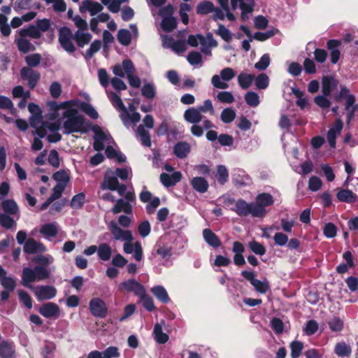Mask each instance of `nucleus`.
<instances>
[{"label": "nucleus", "instance_id": "26", "mask_svg": "<svg viewBox=\"0 0 358 358\" xmlns=\"http://www.w3.org/2000/svg\"><path fill=\"white\" fill-rule=\"evenodd\" d=\"M112 212L113 214H118L121 212H124L126 214H131L132 206L129 202L124 201L122 199H119L112 208Z\"/></svg>", "mask_w": 358, "mask_h": 358}, {"label": "nucleus", "instance_id": "56", "mask_svg": "<svg viewBox=\"0 0 358 358\" xmlns=\"http://www.w3.org/2000/svg\"><path fill=\"white\" fill-rule=\"evenodd\" d=\"M217 99L224 103H231L234 101V97L231 92L228 91L220 92L217 95Z\"/></svg>", "mask_w": 358, "mask_h": 358}, {"label": "nucleus", "instance_id": "45", "mask_svg": "<svg viewBox=\"0 0 358 358\" xmlns=\"http://www.w3.org/2000/svg\"><path fill=\"white\" fill-rule=\"evenodd\" d=\"M199 43H201V46H204L206 44V38L201 34L196 35H189L187 38V43L192 47H197Z\"/></svg>", "mask_w": 358, "mask_h": 358}, {"label": "nucleus", "instance_id": "8", "mask_svg": "<svg viewBox=\"0 0 358 358\" xmlns=\"http://www.w3.org/2000/svg\"><path fill=\"white\" fill-rule=\"evenodd\" d=\"M20 76L22 80L28 81V87L30 90H33L39 81L41 74L29 67H22L20 70Z\"/></svg>", "mask_w": 358, "mask_h": 358}, {"label": "nucleus", "instance_id": "34", "mask_svg": "<svg viewBox=\"0 0 358 358\" xmlns=\"http://www.w3.org/2000/svg\"><path fill=\"white\" fill-rule=\"evenodd\" d=\"M334 352L338 357H349L352 353V348L345 342H340L336 345Z\"/></svg>", "mask_w": 358, "mask_h": 358}, {"label": "nucleus", "instance_id": "18", "mask_svg": "<svg viewBox=\"0 0 358 358\" xmlns=\"http://www.w3.org/2000/svg\"><path fill=\"white\" fill-rule=\"evenodd\" d=\"M338 84V81L333 76H324L322 82V90L324 96H329L331 92Z\"/></svg>", "mask_w": 358, "mask_h": 358}, {"label": "nucleus", "instance_id": "38", "mask_svg": "<svg viewBox=\"0 0 358 358\" xmlns=\"http://www.w3.org/2000/svg\"><path fill=\"white\" fill-rule=\"evenodd\" d=\"M214 10V4L209 1H202L199 3L196 6V13L199 15H207L213 12Z\"/></svg>", "mask_w": 358, "mask_h": 358}, {"label": "nucleus", "instance_id": "43", "mask_svg": "<svg viewBox=\"0 0 358 358\" xmlns=\"http://www.w3.org/2000/svg\"><path fill=\"white\" fill-rule=\"evenodd\" d=\"M240 8L241 10V20L245 22L249 19V15L253 11V3L241 2Z\"/></svg>", "mask_w": 358, "mask_h": 358}, {"label": "nucleus", "instance_id": "31", "mask_svg": "<svg viewBox=\"0 0 358 358\" xmlns=\"http://www.w3.org/2000/svg\"><path fill=\"white\" fill-rule=\"evenodd\" d=\"M97 255L99 258L102 261H108L112 255V249L107 243H101L98 246Z\"/></svg>", "mask_w": 358, "mask_h": 358}, {"label": "nucleus", "instance_id": "52", "mask_svg": "<svg viewBox=\"0 0 358 358\" xmlns=\"http://www.w3.org/2000/svg\"><path fill=\"white\" fill-rule=\"evenodd\" d=\"M10 215L0 213V224L6 229H11L15 224V220Z\"/></svg>", "mask_w": 358, "mask_h": 358}, {"label": "nucleus", "instance_id": "5", "mask_svg": "<svg viewBox=\"0 0 358 358\" xmlns=\"http://www.w3.org/2000/svg\"><path fill=\"white\" fill-rule=\"evenodd\" d=\"M50 277V271L45 266H36L34 269L24 267L22 273V284L23 286L32 288L31 282L36 280H44Z\"/></svg>", "mask_w": 358, "mask_h": 358}, {"label": "nucleus", "instance_id": "42", "mask_svg": "<svg viewBox=\"0 0 358 358\" xmlns=\"http://www.w3.org/2000/svg\"><path fill=\"white\" fill-rule=\"evenodd\" d=\"M40 232L46 236L55 237L57 236L58 230L55 224L48 223L41 227Z\"/></svg>", "mask_w": 358, "mask_h": 358}, {"label": "nucleus", "instance_id": "2", "mask_svg": "<svg viewBox=\"0 0 358 358\" xmlns=\"http://www.w3.org/2000/svg\"><path fill=\"white\" fill-rule=\"evenodd\" d=\"M256 203H247L245 200L238 199L232 210L241 217L251 215L255 217H262L266 214L265 207L268 206V193H262L257 196Z\"/></svg>", "mask_w": 358, "mask_h": 358}, {"label": "nucleus", "instance_id": "51", "mask_svg": "<svg viewBox=\"0 0 358 358\" xmlns=\"http://www.w3.org/2000/svg\"><path fill=\"white\" fill-rule=\"evenodd\" d=\"M250 250L257 255H263L266 252V248L260 243L253 240L248 243Z\"/></svg>", "mask_w": 358, "mask_h": 358}, {"label": "nucleus", "instance_id": "17", "mask_svg": "<svg viewBox=\"0 0 358 358\" xmlns=\"http://www.w3.org/2000/svg\"><path fill=\"white\" fill-rule=\"evenodd\" d=\"M15 348L13 342L2 341L0 343V357L1 358H14Z\"/></svg>", "mask_w": 358, "mask_h": 358}, {"label": "nucleus", "instance_id": "35", "mask_svg": "<svg viewBox=\"0 0 358 358\" xmlns=\"http://www.w3.org/2000/svg\"><path fill=\"white\" fill-rule=\"evenodd\" d=\"M292 94H293L296 98V105L301 108L304 109L308 105V101L306 97L304 96V92L296 87H292Z\"/></svg>", "mask_w": 358, "mask_h": 358}, {"label": "nucleus", "instance_id": "64", "mask_svg": "<svg viewBox=\"0 0 358 358\" xmlns=\"http://www.w3.org/2000/svg\"><path fill=\"white\" fill-rule=\"evenodd\" d=\"M317 330L318 323L314 320L308 321L304 328V331L308 336L313 335Z\"/></svg>", "mask_w": 358, "mask_h": 358}, {"label": "nucleus", "instance_id": "29", "mask_svg": "<svg viewBox=\"0 0 358 358\" xmlns=\"http://www.w3.org/2000/svg\"><path fill=\"white\" fill-rule=\"evenodd\" d=\"M108 171L104 176L103 181L101 184V188L102 189L115 191L117 189L118 179L115 176H109L108 175Z\"/></svg>", "mask_w": 358, "mask_h": 358}, {"label": "nucleus", "instance_id": "61", "mask_svg": "<svg viewBox=\"0 0 358 358\" xmlns=\"http://www.w3.org/2000/svg\"><path fill=\"white\" fill-rule=\"evenodd\" d=\"M2 287L8 291H13L16 287V282L10 276H6L0 281Z\"/></svg>", "mask_w": 358, "mask_h": 358}, {"label": "nucleus", "instance_id": "44", "mask_svg": "<svg viewBox=\"0 0 358 358\" xmlns=\"http://www.w3.org/2000/svg\"><path fill=\"white\" fill-rule=\"evenodd\" d=\"M141 94L148 99H153L156 96V89L152 83H145L141 88Z\"/></svg>", "mask_w": 358, "mask_h": 358}, {"label": "nucleus", "instance_id": "39", "mask_svg": "<svg viewBox=\"0 0 358 358\" xmlns=\"http://www.w3.org/2000/svg\"><path fill=\"white\" fill-rule=\"evenodd\" d=\"M215 178L220 185L225 184L229 179V172L224 165H218Z\"/></svg>", "mask_w": 358, "mask_h": 358}, {"label": "nucleus", "instance_id": "13", "mask_svg": "<svg viewBox=\"0 0 358 358\" xmlns=\"http://www.w3.org/2000/svg\"><path fill=\"white\" fill-rule=\"evenodd\" d=\"M341 41L336 39H330L327 42V48L330 52L331 62L336 64L341 57Z\"/></svg>", "mask_w": 358, "mask_h": 358}, {"label": "nucleus", "instance_id": "41", "mask_svg": "<svg viewBox=\"0 0 358 358\" xmlns=\"http://www.w3.org/2000/svg\"><path fill=\"white\" fill-rule=\"evenodd\" d=\"M80 109L87 114L92 119L96 120L99 117L97 111L89 103L81 102L79 106Z\"/></svg>", "mask_w": 358, "mask_h": 358}, {"label": "nucleus", "instance_id": "27", "mask_svg": "<svg viewBox=\"0 0 358 358\" xmlns=\"http://www.w3.org/2000/svg\"><path fill=\"white\" fill-rule=\"evenodd\" d=\"M185 120L192 124H197L202 120V115L199 113V110L195 108H189L185 111L184 113Z\"/></svg>", "mask_w": 358, "mask_h": 358}, {"label": "nucleus", "instance_id": "57", "mask_svg": "<svg viewBox=\"0 0 358 358\" xmlns=\"http://www.w3.org/2000/svg\"><path fill=\"white\" fill-rule=\"evenodd\" d=\"M18 296L20 300L23 303V304L29 309H31L33 306V301L30 295L24 290H20L18 292Z\"/></svg>", "mask_w": 358, "mask_h": 358}, {"label": "nucleus", "instance_id": "10", "mask_svg": "<svg viewBox=\"0 0 358 358\" xmlns=\"http://www.w3.org/2000/svg\"><path fill=\"white\" fill-rule=\"evenodd\" d=\"M35 295L38 301L53 299L57 294V289L51 285H41L36 287Z\"/></svg>", "mask_w": 358, "mask_h": 358}, {"label": "nucleus", "instance_id": "15", "mask_svg": "<svg viewBox=\"0 0 358 358\" xmlns=\"http://www.w3.org/2000/svg\"><path fill=\"white\" fill-rule=\"evenodd\" d=\"M182 178V174L180 171H175L169 175L162 173L160 175V181L166 187H170L176 185Z\"/></svg>", "mask_w": 358, "mask_h": 358}, {"label": "nucleus", "instance_id": "46", "mask_svg": "<svg viewBox=\"0 0 358 358\" xmlns=\"http://www.w3.org/2000/svg\"><path fill=\"white\" fill-rule=\"evenodd\" d=\"M162 29L165 31H172L177 27V21L174 17H165L162 22Z\"/></svg>", "mask_w": 358, "mask_h": 358}, {"label": "nucleus", "instance_id": "22", "mask_svg": "<svg viewBox=\"0 0 358 358\" xmlns=\"http://www.w3.org/2000/svg\"><path fill=\"white\" fill-rule=\"evenodd\" d=\"M82 3L83 6L80 7V12H83V10L85 9L90 12L92 16L95 15L103 10L102 5L96 1L84 0Z\"/></svg>", "mask_w": 358, "mask_h": 358}, {"label": "nucleus", "instance_id": "20", "mask_svg": "<svg viewBox=\"0 0 358 358\" xmlns=\"http://www.w3.org/2000/svg\"><path fill=\"white\" fill-rule=\"evenodd\" d=\"M203 237L206 243L214 248L220 247L222 244L219 237L210 229L203 230Z\"/></svg>", "mask_w": 358, "mask_h": 358}, {"label": "nucleus", "instance_id": "49", "mask_svg": "<svg viewBox=\"0 0 358 358\" xmlns=\"http://www.w3.org/2000/svg\"><path fill=\"white\" fill-rule=\"evenodd\" d=\"M246 103L251 107H257L259 104V97L257 93L250 91L245 94Z\"/></svg>", "mask_w": 358, "mask_h": 358}, {"label": "nucleus", "instance_id": "40", "mask_svg": "<svg viewBox=\"0 0 358 358\" xmlns=\"http://www.w3.org/2000/svg\"><path fill=\"white\" fill-rule=\"evenodd\" d=\"M119 43L124 46H128L131 41V36L129 30L120 29L117 35Z\"/></svg>", "mask_w": 358, "mask_h": 358}, {"label": "nucleus", "instance_id": "19", "mask_svg": "<svg viewBox=\"0 0 358 358\" xmlns=\"http://www.w3.org/2000/svg\"><path fill=\"white\" fill-rule=\"evenodd\" d=\"M190 151L191 146L186 141H179L173 147V153L179 159L185 158Z\"/></svg>", "mask_w": 358, "mask_h": 358}, {"label": "nucleus", "instance_id": "33", "mask_svg": "<svg viewBox=\"0 0 358 358\" xmlns=\"http://www.w3.org/2000/svg\"><path fill=\"white\" fill-rule=\"evenodd\" d=\"M86 202V196L84 192H80L74 195L71 201L70 206L73 209L78 210L83 208Z\"/></svg>", "mask_w": 358, "mask_h": 358}, {"label": "nucleus", "instance_id": "59", "mask_svg": "<svg viewBox=\"0 0 358 358\" xmlns=\"http://www.w3.org/2000/svg\"><path fill=\"white\" fill-rule=\"evenodd\" d=\"M255 85L258 89H265L268 84V77L266 73H261L255 78Z\"/></svg>", "mask_w": 358, "mask_h": 358}, {"label": "nucleus", "instance_id": "54", "mask_svg": "<svg viewBox=\"0 0 358 358\" xmlns=\"http://www.w3.org/2000/svg\"><path fill=\"white\" fill-rule=\"evenodd\" d=\"M101 46V42L100 40H95L94 41L91 45L90 47L85 52V57L87 59H91L94 57V54L97 52L100 49Z\"/></svg>", "mask_w": 358, "mask_h": 358}, {"label": "nucleus", "instance_id": "9", "mask_svg": "<svg viewBox=\"0 0 358 358\" xmlns=\"http://www.w3.org/2000/svg\"><path fill=\"white\" fill-rule=\"evenodd\" d=\"M119 289L120 291L133 292L138 297L141 293L145 290V288L142 284L136 281L135 279H129L119 285Z\"/></svg>", "mask_w": 358, "mask_h": 358}, {"label": "nucleus", "instance_id": "30", "mask_svg": "<svg viewBox=\"0 0 358 358\" xmlns=\"http://www.w3.org/2000/svg\"><path fill=\"white\" fill-rule=\"evenodd\" d=\"M255 78V75L242 72L238 76V83L242 89L246 90L251 86Z\"/></svg>", "mask_w": 358, "mask_h": 358}, {"label": "nucleus", "instance_id": "48", "mask_svg": "<svg viewBox=\"0 0 358 358\" xmlns=\"http://www.w3.org/2000/svg\"><path fill=\"white\" fill-rule=\"evenodd\" d=\"M236 114L231 108H224L221 113V120L224 123H230L236 118Z\"/></svg>", "mask_w": 358, "mask_h": 358}, {"label": "nucleus", "instance_id": "25", "mask_svg": "<svg viewBox=\"0 0 358 358\" xmlns=\"http://www.w3.org/2000/svg\"><path fill=\"white\" fill-rule=\"evenodd\" d=\"M190 184L192 188L199 192V193H205L208 191L209 185L208 181L203 177H194L191 181Z\"/></svg>", "mask_w": 358, "mask_h": 358}, {"label": "nucleus", "instance_id": "21", "mask_svg": "<svg viewBox=\"0 0 358 358\" xmlns=\"http://www.w3.org/2000/svg\"><path fill=\"white\" fill-rule=\"evenodd\" d=\"M24 251L27 254H35L37 252L44 251V246L42 243L36 242L34 238H29L24 244Z\"/></svg>", "mask_w": 358, "mask_h": 358}, {"label": "nucleus", "instance_id": "50", "mask_svg": "<svg viewBox=\"0 0 358 358\" xmlns=\"http://www.w3.org/2000/svg\"><path fill=\"white\" fill-rule=\"evenodd\" d=\"M52 178L55 181L58 182L57 184H65L66 185L70 180L69 174L64 169H62V170H59V171L55 172L52 175Z\"/></svg>", "mask_w": 358, "mask_h": 358}, {"label": "nucleus", "instance_id": "12", "mask_svg": "<svg viewBox=\"0 0 358 358\" xmlns=\"http://www.w3.org/2000/svg\"><path fill=\"white\" fill-rule=\"evenodd\" d=\"M59 307L53 302H48L42 304L38 312L45 318L57 317L59 314Z\"/></svg>", "mask_w": 358, "mask_h": 358}, {"label": "nucleus", "instance_id": "58", "mask_svg": "<svg viewBox=\"0 0 358 358\" xmlns=\"http://www.w3.org/2000/svg\"><path fill=\"white\" fill-rule=\"evenodd\" d=\"M323 233L327 238H334L336 236L337 228L334 224L331 222L327 223L324 227Z\"/></svg>", "mask_w": 358, "mask_h": 358}, {"label": "nucleus", "instance_id": "1", "mask_svg": "<svg viewBox=\"0 0 358 358\" xmlns=\"http://www.w3.org/2000/svg\"><path fill=\"white\" fill-rule=\"evenodd\" d=\"M51 29L50 19H38L35 24H29L27 28L21 29L18 34L19 37L15 39L18 50L22 53L34 51L35 46L26 37L32 39H38L42 36V32H46Z\"/></svg>", "mask_w": 358, "mask_h": 358}, {"label": "nucleus", "instance_id": "16", "mask_svg": "<svg viewBox=\"0 0 358 358\" xmlns=\"http://www.w3.org/2000/svg\"><path fill=\"white\" fill-rule=\"evenodd\" d=\"M108 98L115 108L119 111L123 112V113L120 115V117L122 120H124V115H127L128 117H129V114L118 94L112 92L109 94Z\"/></svg>", "mask_w": 358, "mask_h": 358}, {"label": "nucleus", "instance_id": "47", "mask_svg": "<svg viewBox=\"0 0 358 358\" xmlns=\"http://www.w3.org/2000/svg\"><path fill=\"white\" fill-rule=\"evenodd\" d=\"M41 55L39 53H34L27 55L24 60L28 66L27 67L31 69V67L38 66L41 63Z\"/></svg>", "mask_w": 358, "mask_h": 358}, {"label": "nucleus", "instance_id": "4", "mask_svg": "<svg viewBox=\"0 0 358 358\" xmlns=\"http://www.w3.org/2000/svg\"><path fill=\"white\" fill-rule=\"evenodd\" d=\"M66 120L63 123L64 134H71L76 132L85 134L91 129V122L86 121L85 117L78 114L76 109L66 110L63 113Z\"/></svg>", "mask_w": 358, "mask_h": 358}, {"label": "nucleus", "instance_id": "60", "mask_svg": "<svg viewBox=\"0 0 358 358\" xmlns=\"http://www.w3.org/2000/svg\"><path fill=\"white\" fill-rule=\"evenodd\" d=\"M224 41L229 42L231 40L232 34L231 31L223 24H220L216 32Z\"/></svg>", "mask_w": 358, "mask_h": 358}, {"label": "nucleus", "instance_id": "23", "mask_svg": "<svg viewBox=\"0 0 358 358\" xmlns=\"http://www.w3.org/2000/svg\"><path fill=\"white\" fill-rule=\"evenodd\" d=\"M336 198L341 202L353 203L357 201V196L350 189H341L338 191Z\"/></svg>", "mask_w": 358, "mask_h": 358}, {"label": "nucleus", "instance_id": "53", "mask_svg": "<svg viewBox=\"0 0 358 358\" xmlns=\"http://www.w3.org/2000/svg\"><path fill=\"white\" fill-rule=\"evenodd\" d=\"M291 357L292 358H298L303 348V345L301 341H294L290 344Z\"/></svg>", "mask_w": 358, "mask_h": 358}, {"label": "nucleus", "instance_id": "14", "mask_svg": "<svg viewBox=\"0 0 358 358\" xmlns=\"http://www.w3.org/2000/svg\"><path fill=\"white\" fill-rule=\"evenodd\" d=\"M343 127V123L342 120L337 119L334 123V125L328 131L327 138L331 148H334L336 147V136L341 134Z\"/></svg>", "mask_w": 358, "mask_h": 358}, {"label": "nucleus", "instance_id": "7", "mask_svg": "<svg viewBox=\"0 0 358 358\" xmlns=\"http://www.w3.org/2000/svg\"><path fill=\"white\" fill-rule=\"evenodd\" d=\"M108 229L115 241H124L131 242L134 237L132 233L129 230H124L121 229L117 224L112 220L108 224Z\"/></svg>", "mask_w": 358, "mask_h": 358}, {"label": "nucleus", "instance_id": "11", "mask_svg": "<svg viewBox=\"0 0 358 358\" xmlns=\"http://www.w3.org/2000/svg\"><path fill=\"white\" fill-rule=\"evenodd\" d=\"M241 275L248 280L255 287V289L259 293H266L268 289V285L266 282H262L255 278V273L252 271H242Z\"/></svg>", "mask_w": 358, "mask_h": 358}, {"label": "nucleus", "instance_id": "37", "mask_svg": "<svg viewBox=\"0 0 358 358\" xmlns=\"http://www.w3.org/2000/svg\"><path fill=\"white\" fill-rule=\"evenodd\" d=\"M137 134L141 137V143L150 148L152 145L150 135L148 131H147L143 124H140L137 127Z\"/></svg>", "mask_w": 358, "mask_h": 358}, {"label": "nucleus", "instance_id": "32", "mask_svg": "<svg viewBox=\"0 0 358 358\" xmlns=\"http://www.w3.org/2000/svg\"><path fill=\"white\" fill-rule=\"evenodd\" d=\"M138 298L146 310L152 312L157 309L152 298L146 294V290L143 292Z\"/></svg>", "mask_w": 358, "mask_h": 358}, {"label": "nucleus", "instance_id": "3", "mask_svg": "<svg viewBox=\"0 0 358 358\" xmlns=\"http://www.w3.org/2000/svg\"><path fill=\"white\" fill-rule=\"evenodd\" d=\"M92 35L90 33H83L80 30L76 31L73 34L72 31L67 27H62L59 31V42L62 48L69 53H73L76 51V47L72 40H75L78 46L84 47L88 44L91 39Z\"/></svg>", "mask_w": 358, "mask_h": 358}, {"label": "nucleus", "instance_id": "28", "mask_svg": "<svg viewBox=\"0 0 358 358\" xmlns=\"http://www.w3.org/2000/svg\"><path fill=\"white\" fill-rule=\"evenodd\" d=\"M1 208L4 214L16 215L19 212L17 203L13 199H5L1 203Z\"/></svg>", "mask_w": 358, "mask_h": 358}, {"label": "nucleus", "instance_id": "63", "mask_svg": "<svg viewBox=\"0 0 358 358\" xmlns=\"http://www.w3.org/2000/svg\"><path fill=\"white\" fill-rule=\"evenodd\" d=\"M102 353L103 358H117L120 356L118 348L115 346L107 348Z\"/></svg>", "mask_w": 358, "mask_h": 358}, {"label": "nucleus", "instance_id": "55", "mask_svg": "<svg viewBox=\"0 0 358 358\" xmlns=\"http://www.w3.org/2000/svg\"><path fill=\"white\" fill-rule=\"evenodd\" d=\"M328 325L332 331H341L343 329V322L338 317H334L329 320Z\"/></svg>", "mask_w": 358, "mask_h": 358}, {"label": "nucleus", "instance_id": "6", "mask_svg": "<svg viewBox=\"0 0 358 358\" xmlns=\"http://www.w3.org/2000/svg\"><path fill=\"white\" fill-rule=\"evenodd\" d=\"M89 308L92 315L97 318H105L108 313L106 303L100 298H92L89 303Z\"/></svg>", "mask_w": 358, "mask_h": 358}, {"label": "nucleus", "instance_id": "36", "mask_svg": "<svg viewBox=\"0 0 358 358\" xmlns=\"http://www.w3.org/2000/svg\"><path fill=\"white\" fill-rule=\"evenodd\" d=\"M153 334L155 341L159 344H164L169 341V336L163 332L162 326L158 323L155 324Z\"/></svg>", "mask_w": 358, "mask_h": 358}, {"label": "nucleus", "instance_id": "62", "mask_svg": "<svg viewBox=\"0 0 358 358\" xmlns=\"http://www.w3.org/2000/svg\"><path fill=\"white\" fill-rule=\"evenodd\" d=\"M48 162L54 168H58L59 166V153L56 150L53 149L50 150Z\"/></svg>", "mask_w": 358, "mask_h": 358}, {"label": "nucleus", "instance_id": "24", "mask_svg": "<svg viewBox=\"0 0 358 358\" xmlns=\"http://www.w3.org/2000/svg\"><path fill=\"white\" fill-rule=\"evenodd\" d=\"M152 294L162 303L166 304L171 301L170 297L162 285H156L150 289Z\"/></svg>", "mask_w": 358, "mask_h": 358}]
</instances>
